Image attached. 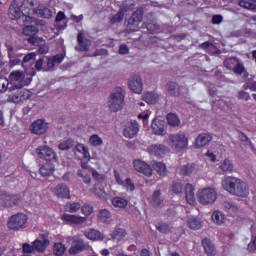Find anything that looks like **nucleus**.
Returning a JSON list of instances; mask_svg holds the SVG:
<instances>
[{"label": "nucleus", "mask_w": 256, "mask_h": 256, "mask_svg": "<svg viewBox=\"0 0 256 256\" xmlns=\"http://www.w3.org/2000/svg\"><path fill=\"white\" fill-rule=\"evenodd\" d=\"M222 187L230 195L236 197H247L249 195V186L247 183L237 177L227 176L222 180Z\"/></svg>", "instance_id": "f257e3e1"}, {"label": "nucleus", "mask_w": 256, "mask_h": 256, "mask_svg": "<svg viewBox=\"0 0 256 256\" xmlns=\"http://www.w3.org/2000/svg\"><path fill=\"white\" fill-rule=\"evenodd\" d=\"M123 105H125V94L123 93V88L117 87L110 94L108 109L112 113H117V111L123 109Z\"/></svg>", "instance_id": "f03ea898"}, {"label": "nucleus", "mask_w": 256, "mask_h": 256, "mask_svg": "<svg viewBox=\"0 0 256 256\" xmlns=\"http://www.w3.org/2000/svg\"><path fill=\"white\" fill-rule=\"evenodd\" d=\"M198 201L201 205H212L217 201V192L213 188H204L198 192Z\"/></svg>", "instance_id": "7ed1b4c3"}, {"label": "nucleus", "mask_w": 256, "mask_h": 256, "mask_svg": "<svg viewBox=\"0 0 256 256\" xmlns=\"http://www.w3.org/2000/svg\"><path fill=\"white\" fill-rule=\"evenodd\" d=\"M168 145L177 151H181V149H187V137L185 134H172L168 138Z\"/></svg>", "instance_id": "20e7f679"}, {"label": "nucleus", "mask_w": 256, "mask_h": 256, "mask_svg": "<svg viewBox=\"0 0 256 256\" xmlns=\"http://www.w3.org/2000/svg\"><path fill=\"white\" fill-rule=\"evenodd\" d=\"M37 33H39V28L35 25H28L23 28V35L29 37L27 41L30 45H39L43 43V38H39Z\"/></svg>", "instance_id": "39448f33"}, {"label": "nucleus", "mask_w": 256, "mask_h": 256, "mask_svg": "<svg viewBox=\"0 0 256 256\" xmlns=\"http://www.w3.org/2000/svg\"><path fill=\"white\" fill-rule=\"evenodd\" d=\"M25 223H27V215L18 213L10 217L8 227L12 231H19V229H23V227H25Z\"/></svg>", "instance_id": "423d86ee"}, {"label": "nucleus", "mask_w": 256, "mask_h": 256, "mask_svg": "<svg viewBox=\"0 0 256 256\" xmlns=\"http://www.w3.org/2000/svg\"><path fill=\"white\" fill-rule=\"evenodd\" d=\"M143 15H145L143 8L136 9L128 19L127 29L129 31H135L139 27V23L143 21Z\"/></svg>", "instance_id": "0eeeda50"}, {"label": "nucleus", "mask_w": 256, "mask_h": 256, "mask_svg": "<svg viewBox=\"0 0 256 256\" xmlns=\"http://www.w3.org/2000/svg\"><path fill=\"white\" fill-rule=\"evenodd\" d=\"M35 153L39 159L44 161H55L57 159V154L49 146H40L36 148Z\"/></svg>", "instance_id": "6e6552de"}, {"label": "nucleus", "mask_w": 256, "mask_h": 256, "mask_svg": "<svg viewBox=\"0 0 256 256\" xmlns=\"http://www.w3.org/2000/svg\"><path fill=\"white\" fill-rule=\"evenodd\" d=\"M47 129H49V124L43 119L34 121L30 126V131L34 135H43L47 133Z\"/></svg>", "instance_id": "1a4fd4ad"}, {"label": "nucleus", "mask_w": 256, "mask_h": 256, "mask_svg": "<svg viewBox=\"0 0 256 256\" xmlns=\"http://www.w3.org/2000/svg\"><path fill=\"white\" fill-rule=\"evenodd\" d=\"M21 201V195H11V194H2L0 195V203L4 205V207H13L15 205H19Z\"/></svg>", "instance_id": "9d476101"}, {"label": "nucleus", "mask_w": 256, "mask_h": 256, "mask_svg": "<svg viewBox=\"0 0 256 256\" xmlns=\"http://www.w3.org/2000/svg\"><path fill=\"white\" fill-rule=\"evenodd\" d=\"M128 86L133 93H142L143 92V80L141 79V76L134 75L129 78L128 80Z\"/></svg>", "instance_id": "9b49d317"}, {"label": "nucleus", "mask_w": 256, "mask_h": 256, "mask_svg": "<svg viewBox=\"0 0 256 256\" xmlns=\"http://www.w3.org/2000/svg\"><path fill=\"white\" fill-rule=\"evenodd\" d=\"M133 166L135 171H138V173H143V175H146V177H151V175H153V169H151V166L142 160H134Z\"/></svg>", "instance_id": "f8f14e48"}, {"label": "nucleus", "mask_w": 256, "mask_h": 256, "mask_svg": "<svg viewBox=\"0 0 256 256\" xmlns=\"http://www.w3.org/2000/svg\"><path fill=\"white\" fill-rule=\"evenodd\" d=\"M62 221L68 223V225H83L87 223V217H81L73 214H63Z\"/></svg>", "instance_id": "ddd939ff"}, {"label": "nucleus", "mask_w": 256, "mask_h": 256, "mask_svg": "<svg viewBox=\"0 0 256 256\" xmlns=\"http://www.w3.org/2000/svg\"><path fill=\"white\" fill-rule=\"evenodd\" d=\"M154 135H167V129H165V121L154 118L151 124Z\"/></svg>", "instance_id": "4468645a"}, {"label": "nucleus", "mask_w": 256, "mask_h": 256, "mask_svg": "<svg viewBox=\"0 0 256 256\" xmlns=\"http://www.w3.org/2000/svg\"><path fill=\"white\" fill-rule=\"evenodd\" d=\"M77 42L78 45L75 47L76 51H89L91 40L86 38L82 32L78 33Z\"/></svg>", "instance_id": "2eb2a0df"}, {"label": "nucleus", "mask_w": 256, "mask_h": 256, "mask_svg": "<svg viewBox=\"0 0 256 256\" xmlns=\"http://www.w3.org/2000/svg\"><path fill=\"white\" fill-rule=\"evenodd\" d=\"M23 15L21 7L17 4V1L13 0L8 9V16L12 21L19 19Z\"/></svg>", "instance_id": "dca6fc26"}, {"label": "nucleus", "mask_w": 256, "mask_h": 256, "mask_svg": "<svg viewBox=\"0 0 256 256\" xmlns=\"http://www.w3.org/2000/svg\"><path fill=\"white\" fill-rule=\"evenodd\" d=\"M124 137H127V139H133L137 133H139V124L137 121L133 120L131 121L127 126L126 129L123 131Z\"/></svg>", "instance_id": "f3484780"}, {"label": "nucleus", "mask_w": 256, "mask_h": 256, "mask_svg": "<svg viewBox=\"0 0 256 256\" xmlns=\"http://www.w3.org/2000/svg\"><path fill=\"white\" fill-rule=\"evenodd\" d=\"M54 194L60 199H71V191L69 190V186L66 184H58L54 188Z\"/></svg>", "instance_id": "a211bd4d"}, {"label": "nucleus", "mask_w": 256, "mask_h": 256, "mask_svg": "<svg viewBox=\"0 0 256 256\" xmlns=\"http://www.w3.org/2000/svg\"><path fill=\"white\" fill-rule=\"evenodd\" d=\"M35 14L43 19H51L53 17V9L45 4H39L35 9Z\"/></svg>", "instance_id": "6ab92c4d"}, {"label": "nucleus", "mask_w": 256, "mask_h": 256, "mask_svg": "<svg viewBox=\"0 0 256 256\" xmlns=\"http://www.w3.org/2000/svg\"><path fill=\"white\" fill-rule=\"evenodd\" d=\"M167 151H169V149L163 144H153L148 147V153H150V155H155L156 157H163Z\"/></svg>", "instance_id": "aec40b11"}, {"label": "nucleus", "mask_w": 256, "mask_h": 256, "mask_svg": "<svg viewBox=\"0 0 256 256\" xmlns=\"http://www.w3.org/2000/svg\"><path fill=\"white\" fill-rule=\"evenodd\" d=\"M202 247L207 256L217 255V250L215 249V244L209 238H204L202 240Z\"/></svg>", "instance_id": "412c9836"}, {"label": "nucleus", "mask_w": 256, "mask_h": 256, "mask_svg": "<svg viewBox=\"0 0 256 256\" xmlns=\"http://www.w3.org/2000/svg\"><path fill=\"white\" fill-rule=\"evenodd\" d=\"M212 140H213V136L211 134H207V133L200 134L195 140L196 148L201 149V147H205V145H208V143H211Z\"/></svg>", "instance_id": "4be33fe9"}, {"label": "nucleus", "mask_w": 256, "mask_h": 256, "mask_svg": "<svg viewBox=\"0 0 256 256\" xmlns=\"http://www.w3.org/2000/svg\"><path fill=\"white\" fill-rule=\"evenodd\" d=\"M129 11V7L127 5L121 6L118 12L111 17L110 24L115 25L116 23H121L123 21V18L125 17V13Z\"/></svg>", "instance_id": "5701e85b"}, {"label": "nucleus", "mask_w": 256, "mask_h": 256, "mask_svg": "<svg viewBox=\"0 0 256 256\" xmlns=\"http://www.w3.org/2000/svg\"><path fill=\"white\" fill-rule=\"evenodd\" d=\"M87 249V244L82 239L76 240L75 244L70 247L69 253L71 255H77L78 253H81V251H85Z\"/></svg>", "instance_id": "b1692460"}, {"label": "nucleus", "mask_w": 256, "mask_h": 256, "mask_svg": "<svg viewBox=\"0 0 256 256\" xmlns=\"http://www.w3.org/2000/svg\"><path fill=\"white\" fill-rule=\"evenodd\" d=\"M85 237L91 241H103L105 237L103 234L95 229H88L84 232Z\"/></svg>", "instance_id": "393cba45"}, {"label": "nucleus", "mask_w": 256, "mask_h": 256, "mask_svg": "<svg viewBox=\"0 0 256 256\" xmlns=\"http://www.w3.org/2000/svg\"><path fill=\"white\" fill-rule=\"evenodd\" d=\"M167 91L171 97H179L181 95V86L175 82L167 83Z\"/></svg>", "instance_id": "a878e982"}, {"label": "nucleus", "mask_w": 256, "mask_h": 256, "mask_svg": "<svg viewBox=\"0 0 256 256\" xmlns=\"http://www.w3.org/2000/svg\"><path fill=\"white\" fill-rule=\"evenodd\" d=\"M48 245H51V242L47 240L43 241L41 239H36L33 242L34 251H37L38 253H45Z\"/></svg>", "instance_id": "bb28decb"}, {"label": "nucleus", "mask_w": 256, "mask_h": 256, "mask_svg": "<svg viewBox=\"0 0 256 256\" xmlns=\"http://www.w3.org/2000/svg\"><path fill=\"white\" fill-rule=\"evenodd\" d=\"M7 53L8 55L16 56L17 58L21 59L23 55H25V49L13 47L11 44H6Z\"/></svg>", "instance_id": "cd10ccee"}, {"label": "nucleus", "mask_w": 256, "mask_h": 256, "mask_svg": "<svg viewBox=\"0 0 256 256\" xmlns=\"http://www.w3.org/2000/svg\"><path fill=\"white\" fill-rule=\"evenodd\" d=\"M27 90L18 89L17 93L13 94L9 97L10 101L13 103H21V101H25V99H28V97H25L27 95Z\"/></svg>", "instance_id": "c85d7f7f"}, {"label": "nucleus", "mask_w": 256, "mask_h": 256, "mask_svg": "<svg viewBox=\"0 0 256 256\" xmlns=\"http://www.w3.org/2000/svg\"><path fill=\"white\" fill-rule=\"evenodd\" d=\"M185 195L187 203H189V205H193V203H195V189L193 188V185L186 184Z\"/></svg>", "instance_id": "c756f323"}, {"label": "nucleus", "mask_w": 256, "mask_h": 256, "mask_svg": "<svg viewBox=\"0 0 256 256\" xmlns=\"http://www.w3.org/2000/svg\"><path fill=\"white\" fill-rule=\"evenodd\" d=\"M39 173L42 177H51L55 173V168L51 164H45L39 169Z\"/></svg>", "instance_id": "7c9ffc66"}, {"label": "nucleus", "mask_w": 256, "mask_h": 256, "mask_svg": "<svg viewBox=\"0 0 256 256\" xmlns=\"http://www.w3.org/2000/svg\"><path fill=\"white\" fill-rule=\"evenodd\" d=\"M152 167L154 171L159 173L162 177L167 175V166L163 162H153Z\"/></svg>", "instance_id": "2f4dec72"}, {"label": "nucleus", "mask_w": 256, "mask_h": 256, "mask_svg": "<svg viewBox=\"0 0 256 256\" xmlns=\"http://www.w3.org/2000/svg\"><path fill=\"white\" fill-rule=\"evenodd\" d=\"M151 205L153 207H160L163 205V199H161V190H156L153 192Z\"/></svg>", "instance_id": "473e14b6"}, {"label": "nucleus", "mask_w": 256, "mask_h": 256, "mask_svg": "<svg viewBox=\"0 0 256 256\" xmlns=\"http://www.w3.org/2000/svg\"><path fill=\"white\" fill-rule=\"evenodd\" d=\"M98 219L101 223H111V212L107 209H102L99 211Z\"/></svg>", "instance_id": "72a5a7b5"}, {"label": "nucleus", "mask_w": 256, "mask_h": 256, "mask_svg": "<svg viewBox=\"0 0 256 256\" xmlns=\"http://www.w3.org/2000/svg\"><path fill=\"white\" fill-rule=\"evenodd\" d=\"M168 125L171 127H179L181 125V120H179V116L174 113H169L166 117Z\"/></svg>", "instance_id": "f704fd0d"}, {"label": "nucleus", "mask_w": 256, "mask_h": 256, "mask_svg": "<svg viewBox=\"0 0 256 256\" xmlns=\"http://www.w3.org/2000/svg\"><path fill=\"white\" fill-rule=\"evenodd\" d=\"M74 151H77L78 153H81L84 156V159H90L91 155L89 154V148H87L84 144L78 143Z\"/></svg>", "instance_id": "c9c22d12"}, {"label": "nucleus", "mask_w": 256, "mask_h": 256, "mask_svg": "<svg viewBox=\"0 0 256 256\" xmlns=\"http://www.w3.org/2000/svg\"><path fill=\"white\" fill-rule=\"evenodd\" d=\"M212 221L216 225H223L225 223V215L221 211H214L212 214Z\"/></svg>", "instance_id": "e433bc0d"}, {"label": "nucleus", "mask_w": 256, "mask_h": 256, "mask_svg": "<svg viewBox=\"0 0 256 256\" xmlns=\"http://www.w3.org/2000/svg\"><path fill=\"white\" fill-rule=\"evenodd\" d=\"M9 79L10 81H14L16 83H21V81H23V79H25V74H23V72L16 70L10 73L9 75Z\"/></svg>", "instance_id": "4c0bfd02"}, {"label": "nucleus", "mask_w": 256, "mask_h": 256, "mask_svg": "<svg viewBox=\"0 0 256 256\" xmlns=\"http://www.w3.org/2000/svg\"><path fill=\"white\" fill-rule=\"evenodd\" d=\"M238 5L240 7H243V9H249L250 11H253L256 9V4L253 0H240L238 2Z\"/></svg>", "instance_id": "58836bf2"}, {"label": "nucleus", "mask_w": 256, "mask_h": 256, "mask_svg": "<svg viewBox=\"0 0 256 256\" xmlns=\"http://www.w3.org/2000/svg\"><path fill=\"white\" fill-rule=\"evenodd\" d=\"M65 245H63V243L58 242L54 244V248H53V253L55 256H63L65 255Z\"/></svg>", "instance_id": "ea45409f"}, {"label": "nucleus", "mask_w": 256, "mask_h": 256, "mask_svg": "<svg viewBox=\"0 0 256 256\" xmlns=\"http://www.w3.org/2000/svg\"><path fill=\"white\" fill-rule=\"evenodd\" d=\"M79 209H81V203L79 202H69L65 205V210L68 211V213H77Z\"/></svg>", "instance_id": "a19ab883"}, {"label": "nucleus", "mask_w": 256, "mask_h": 256, "mask_svg": "<svg viewBox=\"0 0 256 256\" xmlns=\"http://www.w3.org/2000/svg\"><path fill=\"white\" fill-rule=\"evenodd\" d=\"M112 205H114V207H118L119 209H125V207H127V201L125 198L114 197L112 199Z\"/></svg>", "instance_id": "79ce46f5"}, {"label": "nucleus", "mask_w": 256, "mask_h": 256, "mask_svg": "<svg viewBox=\"0 0 256 256\" xmlns=\"http://www.w3.org/2000/svg\"><path fill=\"white\" fill-rule=\"evenodd\" d=\"M193 169H195V166L193 164H187V165L181 166L179 168L180 175H183L184 177L189 176L191 175V173H193Z\"/></svg>", "instance_id": "37998d69"}, {"label": "nucleus", "mask_w": 256, "mask_h": 256, "mask_svg": "<svg viewBox=\"0 0 256 256\" xmlns=\"http://www.w3.org/2000/svg\"><path fill=\"white\" fill-rule=\"evenodd\" d=\"M143 101H145L146 103H148L150 105H153V104L157 103V94H155L153 92H148V93L144 94Z\"/></svg>", "instance_id": "c03bdc74"}, {"label": "nucleus", "mask_w": 256, "mask_h": 256, "mask_svg": "<svg viewBox=\"0 0 256 256\" xmlns=\"http://www.w3.org/2000/svg\"><path fill=\"white\" fill-rule=\"evenodd\" d=\"M73 140L72 139H68L66 141L61 142L58 145V149H60V151H69V149H73Z\"/></svg>", "instance_id": "a18cd8bd"}, {"label": "nucleus", "mask_w": 256, "mask_h": 256, "mask_svg": "<svg viewBox=\"0 0 256 256\" xmlns=\"http://www.w3.org/2000/svg\"><path fill=\"white\" fill-rule=\"evenodd\" d=\"M220 169L224 171V173H231L233 171V162L231 160H224L220 165Z\"/></svg>", "instance_id": "49530a36"}, {"label": "nucleus", "mask_w": 256, "mask_h": 256, "mask_svg": "<svg viewBox=\"0 0 256 256\" xmlns=\"http://www.w3.org/2000/svg\"><path fill=\"white\" fill-rule=\"evenodd\" d=\"M142 27L144 29H147V31H149L150 33H155V31H159L160 29L159 24L153 23V22H150V23L144 22L142 24Z\"/></svg>", "instance_id": "de8ad7c7"}, {"label": "nucleus", "mask_w": 256, "mask_h": 256, "mask_svg": "<svg viewBox=\"0 0 256 256\" xmlns=\"http://www.w3.org/2000/svg\"><path fill=\"white\" fill-rule=\"evenodd\" d=\"M187 225L190 229H201V221L197 218H189Z\"/></svg>", "instance_id": "09e8293b"}, {"label": "nucleus", "mask_w": 256, "mask_h": 256, "mask_svg": "<svg viewBox=\"0 0 256 256\" xmlns=\"http://www.w3.org/2000/svg\"><path fill=\"white\" fill-rule=\"evenodd\" d=\"M126 233L123 228H116L112 233V239H116V241H121L122 237H125Z\"/></svg>", "instance_id": "8fccbe9b"}, {"label": "nucleus", "mask_w": 256, "mask_h": 256, "mask_svg": "<svg viewBox=\"0 0 256 256\" xmlns=\"http://www.w3.org/2000/svg\"><path fill=\"white\" fill-rule=\"evenodd\" d=\"M89 141L93 147H99V145H103V139H101V137H99L97 134L92 135Z\"/></svg>", "instance_id": "3c124183"}, {"label": "nucleus", "mask_w": 256, "mask_h": 256, "mask_svg": "<svg viewBox=\"0 0 256 256\" xmlns=\"http://www.w3.org/2000/svg\"><path fill=\"white\" fill-rule=\"evenodd\" d=\"M156 229H157V231H159V233H163L165 235H167V233H171V228H170L169 224L160 223V224L156 225Z\"/></svg>", "instance_id": "603ef678"}, {"label": "nucleus", "mask_w": 256, "mask_h": 256, "mask_svg": "<svg viewBox=\"0 0 256 256\" xmlns=\"http://www.w3.org/2000/svg\"><path fill=\"white\" fill-rule=\"evenodd\" d=\"M36 71H45L47 69V64H45V58H39L35 65H34Z\"/></svg>", "instance_id": "864d4df0"}, {"label": "nucleus", "mask_w": 256, "mask_h": 256, "mask_svg": "<svg viewBox=\"0 0 256 256\" xmlns=\"http://www.w3.org/2000/svg\"><path fill=\"white\" fill-rule=\"evenodd\" d=\"M36 57H37V53H35V52L24 54L23 60L21 61V65H25V63H29L31 61H34V59Z\"/></svg>", "instance_id": "5fc2aeb1"}, {"label": "nucleus", "mask_w": 256, "mask_h": 256, "mask_svg": "<svg viewBox=\"0 0 256 256\" xmlns=\"http://www.w3.org/2000/svg\"><path fill=\"white\" fill-rule=\"evenodd\" d=\"M36 47H39L38 48V53L40 55H45L47 53H49V46L48 45H45V40H43L42 43L38 44V45H35Z\"/></svg>", "instance_id": "6e6d98bb"}, {"label": "nucleus", "mask_w": 256, "mask_h": 256, "mask_svg": "<svg viewBox=\"0 0 256 256\" xmlns=\"http://www.w3.org/2000/svg\"><path fill=\"white\" fill-rule=\"evenodd\" d=\"M172 191L176 195H179V193H183V184L181 182H173L172 183Z\"/></svg>", "instance_id": "4d7b16f0"}, {"label": "nucleus", "mask_w": 256, "mask_h": 256, "mask_svg": "<svg viewBox=\"0 0 256 256\" xmlns=\"http://www.w3.org/2000/svg\"><path fill=\"white\" fill-rule=\"evenodd\" d=\"M46 59L47 61L45 71H55V65H57L55 60H53L52 57H47Z\"/></svg>", "instance_id": "13d9d810"}, {"label": "nucleus", "mask_w": 256, "mask_h": 256, "mask_svg": "<svg viewBox=\"0 0 256 256\" xmlns=\"http://www.w3.org/2000/svg\"><path fill=\"white\" fill-rule=\"evenodd\" d=\"M9 89V80L0 78V93H5Z\"/></svg>", "instance_id": "bf43d9fd"}, {"label": "nucleus", "mask_w": 256, "mask_h": 256, "mask_svg": "<svg viewBox=\"0 0 256 256\" xmlns=\"http://www.w3.org/2000/svg\"><path fill=\"white\" fill-rule=\"evenodd\" d=\"M78 177H81L83 183H86V185H89L91 183V176L88 174H85L82 170H78L77 172Z\"/></svg>", "instance_id": "052dcab7"}, {"label": "nucleus", "mask_w": 256, "mask_h": 256, "mask_svg": "<svg viewBox=\"0 0 256 256\" xmlns=\"http://www.w3.org/2000/svg\"><path fill=\"white\" fill-rule=\"evenodd\" d=\"M10 67H15V65H21V59L13 56V54H8Z\"/></svg>", "instance_id": "680f3d73"}, {"label": "nucleus", "mask_w": 256, "mask_h": 256, "mask_svg": "<svg viewBox=\"0 0 256 256\" xmlns=\"http://www.w3.org/2000/svg\"><path fill=\"white\" fill-rule=\"evenodd\" d=\"M81 211H82L83 215H85V217H89V215H91V213H93V206L84 205L81 207Z\"/></svg>", "instance_id": "e2e57ef3"}, {"label": "nucleus", "mask_w": 256, "mask_h": 256, "mask_svg": "<svg viewBox=\"0 0 256 256\" xmlns=\"http://www.w3.org/2000/svg\"><path fill=\"white\" fill-rule=\"evenodd\" d=\"M223 206H224V209H226L227 211H232L233 213L237 211V206H235V204H233L232 202L225 201Z\"/></svg>", "instance_id": "0e129e2a"}, {"label": "nucleus", "mask_w": 256, "mask_h": 256, "mask_svg": "<svg viewBox=\"0 0 256 256\" xmlns=\"http://www.w3.org/2000/svg\"><path fill=\"white\" fill-rule=\"evenodd\" d=\"M234 73H236V75H243V73H245V67L243 66V64L238 63L234 68H233Z\"/></svg>", "instance_id": "69168bd1"}, {"label": "nucleus", "mask_w": 256, "mask_h": 256, "mask_svg": "<svg viewBox=\"0 0 256 256\" xmlns=\"http://www.w3.org/2000/svg\"><path fill=\"white\" fill-rule=\"evenodd\" d=\"M52 59L54 60L56 65H59V64L63 63V59H65V54H63V53L56 54V55L52 56Z\"/></svg>", "instance_id": "338daca9"}, {"label": "nucleus", "mask_w": 256, "mask_h": 256, "mask_svg": "<svg viewBox=\"0 0 256 256\" xmlns=\"http://www.w3.org/2000/svg\"><path fill=\"white\" fill-rule=\"evenodd\" d=\"M94 193L99 199H107V193H105V191H103L101 188H96Z\"/></svg>", "instance_id": "774afa93"}]
</instances>
